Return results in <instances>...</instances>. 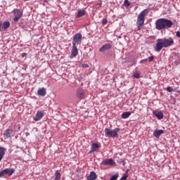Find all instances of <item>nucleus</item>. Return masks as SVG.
Segmentation results:
<instances>
[{
	"label": "nucleus",
	"instance_id": "4c0bfd02",
	"mask_svg": "<svg viewBox=\"0 0 180 180\" xmlns=\"http://www.w3.org/2000/svg\"><path fill=\"white\" fill-rule=\"evenodd\" d=\"M24 1H30V0H24Z\"/></svg>",
	"mask_w": 180,
	"mask_h": 180
},
{
	"label": "nucleus",
	"instance_id": "ddd939ff",
	"mask_svg": "<svg viewBox=\"0 0 180 180\" xmlns=\"http://www.w3.org/2000/svg\"><path fill=\"white\" fill-rule=\"evenodd\" d=\"M164 130L162 129H156L153 132V136L158 139L162 134H163Z\"/></svg>",
	"mask_w": 180,
	"mask_h": 180
},
{
	"label": "nucleus",
	"instance_id": "bb28decb",
	"mask_svg": "<svg viewBox=\"0 0 180 180\" xmlns=\"http://www.w3.org/2000/svg\"><path fill=\"white\" fill-rule=\"evenodd\" d=\"M166 91H167V92H174V89L171 86H168L166 88Z\"/></svg>",
	"mask_w": 180,
	"mask_h": 180
},
{
	"label": "nucleus",
	"instance_id": "c85d7f7f",
	"mask_svg": "<svg viewBox=\"0 0 180 180\" xmlns=\"http://www.w3.org/2000/svg\"><path fill=\"white\" fill-rule=\"evenodd\" d=\"M148 61H149V63L154 61V56L148 57Z\"/></svg>",
	"mask_w": 180,
	"mask_h": 180
},
{
	"label": "nucleus",
	"instance_id": "f3484780",
	"mask_svg": "<svg viewBox=\"0 0 180 180\" xmlns=\"http://www.w3.org/2000/svg\"><path fill=\"white\" fill-rule=\"evenodd\" d=\"M6 151V148L4 147H0V161H2L4 156L5 155V152Z\"/></svg>",
	"mask_w": 180,
	"mask_h": 180
},
{
	"label": "nucleus",
	"instance_id": "a878e982",
	"mask_svg": "<svg viewBox=\"0 0 180 180\" xmlns=\"http://www.w3.org/2000/svg\"><path fill=\"white\" fill-rule=\"evenodd\" d=\"M124 6L126 8H129V6H130V2H129V0H124Z\"/></svg>",
	"mask_w": 180,
	"mask_h": 180
},
{
	"label": "nucleus",
	"instance_id": "58836bf2",
	"mask_svg": "<svg viewBox=\"0 0 180 180\" xmlns=\"http://www.w3.org/2000/svg\"><path fill=\"white\" fill-rule=\"evenodd\" d=\"M15 1H18V0H15Z\"/></svg>",
	"mask_w": 180,
	"mask_h": 180
},
{
	"label": "nucleus",
	"instance_id": "9d476101",
	"mask_svg": "<svg viewBox=\"0 0 180 180\" xmlns=\"http://www.w3.org/2000/svg\"><path fill=\"white\" fill-rule=\"evenodd\" d=\"M153 115H154L159 120L164 119V113L162 111H153Z\"/></svg>",
	"mask_w": 180,
	"mask_h": 180
},
{
	"label": "nucleus",
	"instance_id": "7ed1b4c3",
	"mask_svg": "<svg viewBox=\"0 0 180 180\" xmlns=\"http://www.w3.org/2000/svg\"><path fill=\"white\" fill-rule=\"evenodd\" d=\"M148 13V9H144L142 11L137 18L136 25L138 26V30H141V26L144 25V20L146 15Z\"/></svg>",
	"mask_w": 180,
	"mask_h": 180
},
{
	"label": "nucleus",
	"instance_id": "423d86ee",
	"mask_svg": "<svg viewBox=\"0 0 180 180\" xmlns=\"http://www.w3.org/2000/svg\"><path fill=\"white\" fill-rule=\"evenodd\" d=\"M14 22H18L19 19H20V17L22 16L23 12L21 10L19 9H14Z\"/></svg>",
	"mask_w": 180,
	"mask_h": 180
},
{
	"label": "nucleus",
	"instance_id": "aec40b11",
	"mask_svg": "<svg viewBox=\"0 0 180 180\" xmlns=\"http://www.w3.org/2000/svg\"><path fill=\"white\" fill-rule=\"evenodd\" d=\"M82 16H85V11H84V10H79L77 11V18H82Z\"/></svg>",
	"mask_w": 180,
	"mask_h": 180
},
{
	"label": "nucleus",
	"instance_id": "a211bd4d",
	"mask_svg": "<svg viewBox=\"0 0 180 180\" xmlns=\"http://www.w3.org/2000/svg\"><path fill=\"white\" fill-rule=\"evenodd\" d=\"M13 131L11 130V129L6 130L5 133L4 134V139H9V137H11Z\"/></svg>",
	"mask_w": 180,
	"mask_h": 180
},
{
	"label": "nucleus",
	"instance_id": "412c9836",
	"mask_svg": "<svg viewBox=\"0 0 180 180\" xmlns=\"http://www.w3.org/2000/svg\"><path fill=\"white\" fill-rule=\"evenodd\" d=\"M131 115V112H124L122 114V119H127L128 117H130V115Z\"/></svg>",
	"mask_w": 180,
	"mask_h": 180
},
{
	"label": "nucleus",
	"instance_id": "f704fd0d",
	"mask_svg": "<svg viewBox=\"0 0 180 180\" xmlns=\"http://www.w3.org/2000/svg\"><path fill=\"white\" fill-rule=\"evenodd\" d=\"M177 94H179V95H180V90L179 91H177Z\"/></svg>",
	"mask_w": 180,
	"mask_h": 180
},
{
	"label": "nucleus",
	"instance_id": "e433bc0d",
	"mask_svg": "<svg viewBox=\"0 0 180 180\" xmlns=\"http://www.w3.org/2000/svg\"><path fill=\"white\" fill-rule=\"evenodd\" d=\"M123 165H124V162H123Z\"/></svg>",
	"mask_w": 180,
	"mask_h": 180
},
{
	"label": "nucleus",
	"instance_id": "0eeeda50",
	"mask_svg": "<svg viewBox=\"0 0 180 180\" xmlns=\"http://www.w3.org/2000/svg\"><path fill=\"white\" fill-rule=\"evenodd\" d=\"M82 40V34H81L80 33H77L73 37L72 44L77 45Z\"/></svg>",
	"mask_w": 180,
	"mask_h": 180
},
{
	"label": "nucleus",
	"instance_id": "72a5a7b5",
	"mask_svg": "<svg viewBox=\"0 0 180 180\" xmlns=\"http://www.w3.org/2000/svg\"><path fill=\"white\" fill-rule=\"evenodd\" d=\"M22 57H25V56H26V53H23L22 54Z\"/></svg>",
	"mask_w": 180,
	"mask_h": 180
},
{
	"label": "nucleus",
	"instance_id": "1a4fd4ad",
	"mask_svg": "<svg viewBox=\"0 0 180 180\" xmlns=\"http://www.w3.org/2000/svg\"><path fill=\"white\" fill-rule=\"evenodd\" d=\"M102 164L103 165H115L116 162H115V160H113L112 158H110L103 160Z\"/></svg>",
	"mask_w": 180,
	"mask_h": 180
},
{
	"label": "nucleus",
	"instance_id": "473e14b6",
	"mask_svg": "<svg viewBox=\"0 0 180 180\" xmlns=\"http://www.w3.org/2000/svg\"><path fill=\"white\" fill-rule=\"evenodd\" d=\"M25 136L27 137V136H30V134L29 132H26Z\"/></svg>",
	"mask_w": 180,
	"mask_h": 180
},
{
	"label": "nucleus",
	"instance_id": "f8f14e48",
	"mask_svg": "<svg viewBox=\"0 0 180 180\" xmlns=\"http://www.w3.org/2000/svg\"><path fill=\"white\" fill-rule=\"evenodd\" d=\"M37 94L39 96H46L47 91H46V89L44 87H42L38 89Z\"/></svg>",
	"mask_w": 180,
	"mask_h": 180
},
{
	"label": "nucleus",
	"instance_id": "c756f323",
	"mask_svg": "<svg viewBox=\"0 0 180 180\" xmlns=\"http://www.w3.org/2000/svg\"><path fill=\"white\" fill-rule=\"evenodd\" d=\"M134 78L139 79L140 78V75L139 73H134Z\"/></svg>",
	"mask_w": 180,
	"mask_h": 180
},
{
	"label": "nucleus",
	"instance_id": "7c9ffc66",
	"mask_svg": "<svg viewBox=\"0 0 180 180\" xmlns=\"http://www.w3.org/2000/svg\"><path fill=\"white\" fill-rule=\"evenodd\" d=\"M106 23H108V20L106 18L103 19L102 24L103 25H106Z\"/></svg>",
	"mask_w": 180,
	"mask_h": 180
},
{
	"label": "nucleus",
	"instance_id": "4468645a",
	"mask_svg": "<svg viewBox=\"0 0 180 180\" xmlns=\"http://www.w3.org/2000/svg\"><path fill=\"white\" fill-rule=\"evenodd\" d=\"M72 57H77L78 56V48H77V45L72 44Z\"/></svg>",
	"mask_w": 180,
	"mask_h": 180
},
{
	"label": "nucleus",
	"instance_id": "c9c22d12",
	"mask_svg": "<svg viewBox=\"0 0 180 180\" xmlns=\"http://www.w3.org/2000/svg\"><path fill=\"white\" fill-rule=\"evenodd\" d=\"M85 67H88V64L85 65Z\"/></svg>",
	"mask_w": 180,
	"mask_h": 180
},
{
	"label": "nucleus",
	"instance_id": "393cba45",
	"mask_svg": "<svg viewBox=\"0 0 180 180\" xmlns=\"http://www.w3.org/2000/svg\"><path fill=\"white\" fill-rule=\"evenodd\" d=\"M117 178H119V173H115L114 175L111 176L110 180H117Z\"/></svg>",
	"mask_w": 180,
	"mask_h": 180
},
{
	"label": "nucleus",
	"instance_id": "5701e85b",
	"mask_svg": "<svg viewBox=\"0 0 180 180\" xmlns=\"http://www.w3.org/2000/svg\"><path fill=\"white\" fill-rule=\"evenodd\" d=\"M98 148H99V146L97 143H93L91 145V153H94V151H96Z\"/></svg>",
	"mask_w": 180,
	"mask_h": 180
},
{
	"label": "nucleus",
	"instance_id": "b1692460",
	"mask_svg": "<svg viewBox=\"0 0 180 180\" xmlns=\"http://www.w3.org/2000/svg\"><path fill=\"white\" fill-rule=\"evenodd\" d=\"M61 178V174H60V172L57 170L55 174V178L53 180H60Z\"/></svg>",
	"mask_w": 180,
	"mask_h": 180
},
{
	"label": "nucleus",
	"instance_id": "2eb2a0df",
	"mask_svg": "<svg viewBox=\"0 0 180 180\" xmlns=\"http://www.w3.org/2000/svg\"><path fill=\"white\" fill-rule=\"evenodd\" d=\"M98 178L96 173L95 172H91L90 174L86 177L87 180H95Z\"/></svg>",
	"mask_w": 180,
	"mask_h": 180
},
{
	"label": "nucleus",
	"instance_id": "f257e3e1",
	"mask_svg": "<svg viewBox=\"0 0 180 180\" xmlns=\"http://www.w3.org/2000/svg\"><path fill=\"white\" fill-rule=\"evenodd\" d=\"M155 25L157 30H162L172 27L174 22L167 18H159L155 21Z\"/></svg>",
	"mask_w": 180,
	"mask_h": 180
},
{
	"label": "nucleus",
	"instance_id": "20e7f679",
	"mask_svg": "<svg viewBox=\"0 0 180 180\" xmlns=\"http://www.w3.org/2000/svg\"><path fill=\"white\" fill-rule=\"evenodd\" d=\"M120 131V129L115 128L113 130H111L110 129L105 128V135L106 137H112V139H115V137H117Z\"/></svg>",
	"mask_w": 180,
	"mask_h": 180
},
{
	"label": "nucleus",
	"instance_id": "2f4dec72",
	"mask_svg": "<svg viewBox=\"0 0 180 180\" xmlns=\"http://www.w3.org/2000/svg\"><path fill=\"white\" fill-rule=\"evenodd\" d=\"M176 36L177 37H180V32H179V31H177V32H176Z\"/></svg>",
	"mask_w": 180,
	"mask_h": 180
},
{
	"label": "nucleus",
	"instance_id": "9b49d317",
	"mask_svg": "<svg viewBox=\"0 0 180 180\" xmlns=\"http://www.w3.org/2000/svg\"><path fill=\"white\" fill-rule=\"evenodd\" d=\"M44 116V114L41 111H37L35 117H34V122H39V120H41V118Z\"/></svg>",
	"mask_w": 180,
	"mask_h": 180
},
{
	"label": "nucleus",
	"instance_id": "f03ea898",
	"mask_svg": "<svg viewBox=\"0 0 180 180\" xmlns=\"http://www.w3.org/2000/svg\"><path fill=\"white\" fill-rule=\"evenodd\" d=\"M174 44V39H157L156 46L155 47V51L160 52L162 49L169 47Z\"/></svg>",
	"mask_w": 180,
	"mask_h": 180
},
{
	"label": "nucleus",
	"instance_id": "6e6552de",
	"mask_svg": "<svg viewBox=\"0 0 180 180\" xmlns=\"http://www.w3.org/2000/svg\"><path fill=\"white\" fill-rule=\"evenodd\" d=\"M112 49V45L110 44H106L100 48V53H105V51H109Z\"/></svg>",
	"mask_w": 180,
	"mask_h": 180
},
{
	"label": "nucleus",
	"instance_id": "39448f33",
	"mask_svg": "<svg viewBox=\"0 0 180 180\" xmlns=\"http://www.w3.org/2000/svg\"><path fill=\"white\" fill-rule=\"evenodd\" d=\"M15 173V169H5L0 172V178H2L4 175H8V176H12V174Z\"/></svg>",
	"mask_w": 180,
	"mask_h": 180
},
{
	"label": "nucleus",
	"instance_id": "cd10ccee",
	"mask_svg": "<svg viewBox=\"0 0 180 180\" xmlns=\"http://www.w3.org/2000/svg\"><path fill=\"white\" fill-rule=\"evenodd\" d=\"M148 61V59H143L140 61V64H146Z\"/></svg>",
	"mask_w": 180,
	"mask_h": 180
},
{
	"label": "nucleus",
	"instance_id": "4be33fe9",
	"mask_svg": "<svg viewBox=\"0 0 180 180\" xmlns=\"http://www.w3.org/2000/svg\"><path fill=\"white\" fill-rule=\"evenodd\" d=\"M129 178V169H127L123 176L121 177L120 180H127Z\"/></svg>",
	"mask_w": 180,
	"mask_h": 180
},
{
	"label": "nucleus",
	"instance_id": "dca6fc26",
	"mask_svg": "<svg viewBox=\"0 0 180 180\" xmlns=\"http://www.w3.org/2000/svg\"><path fill=\"white\" fill-rule=\"evenodd\" d=\"M9 26H11V23L9 22H5L0 26V30H6Z\"/></svg>",
	"mask_w": 180,
	"mask_h": 180
},
{
	"label": "nucleus",
	"instance_id": "6ab92c4d",
	"mask_svg": "<svg viewBox=\"0 0 180 180\" xmlns=\"http://www.w3.org/2000/svg\"><path fill=\"white\" fill-rule=\"evenodd\" d=\"M77 96L82 99V98H84V90L79 89L77 90Z\"/></svg>",
	"mask_w": 180,
	"mask_h": 180
}]
</instances>
